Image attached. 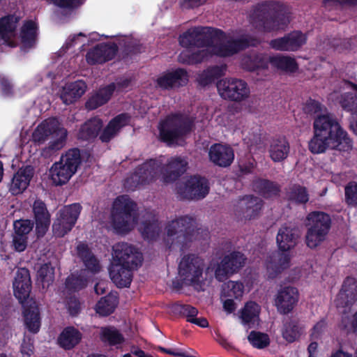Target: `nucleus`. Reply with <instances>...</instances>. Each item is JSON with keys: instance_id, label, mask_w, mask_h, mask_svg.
<instances>
[{"instance_id": "16", "label": "nucleus", "mask_w": 357, "mask_h": 357, "mask_svg": "<svg viewBox=\"0 0 357 357\" xmlns=\"http://www.w3.org/2000/svg\"><path fill=\"white\" fill-rule=\"evenodd\" d=\"M246 257L238 251H233L225 255L215 270V278L223 282L230 275L237 273L245 264Z\"/></svg>"}, {"instance_id": "6", "label": "nucleus", "mask_w": 357, "mask_h": 357, "mask_svg": "<svg viewBox=\"0 0 357 357\" xmlns=\"http://www.w3.org/2000/svg\"><path fill=\"white\" fill-rule=\"evenodd\" d=\"M137 204L127 196H119L114 202L111 211L112 225L116 234H126L137 222Z\"/></svg>"}, {"instance_id": "55", "label": "nucleus", "mask_w": 357, "mask_h": 357, "mask_svg": "<svg viewBox=\"0 0 357 357\" xmlns=\"http://www.w3.org/2000/svg\"><path fill=\"white\" fill-rule=\"evenodd\" d=\"M248 340L253 347L259 349H264L270 344L269 336L259 331H251L248 336Z\"/></svg>"}, {"instance_id": "9", "label": "nucleus", "mask_w": 357, "mask_h": 357, "mask_svg": "<svg viewBox=\"0 0 357 357\" xmlns=\"http://www.w3.org/2000/svg\"><path fill=\"white\" fill-rule=\"evenodd\" d=\"M68 132L61 126L56 118L45 119L39 124L32 134L33 140L38 144H43L49 137L52 141L49 143V149L59 150L65 145Z\"/></svg>"}, {"instance_id": "59", "label": "nucleus", "mask_w": 357, "mask_h": 357, "mask_svg": "<svg viewBox=\"0 0 357 357\" xmlns=\"http://www.w3.org/2000/svg\"><path fill=\"white\" fill-rule=\"evenodd\" d=\"M345 202L348 206H357V183L349 182L344 188Z\"/></svg>"}, {"instance_id": "8", "label": "nucleus", "mask_w": 357, "mask_h": 357, "mask_svg": "<svg viewBox=\"0 0 357 357\" xmlns=\"http://www.w3.org/2000/svg\"><path fill=\"white\" fill-rule=\"evenodd\" d=\"M307 220L305 243L308 248H316L326 239L331 227V218L325 212L316 211L310 213Z\"/></svg>"}, {"instance_id": "48", "label": "nucleus", "mask_w": 357, "mask_h": 357, "mask_svg": "<svg viewBox=\"0 0 357 357\" xmlns=\"http://www.w3.org/2000/svg\"><path fill=\"white\" fill-rule=\"evenodd\" d=\"M24 324L28 331L37 333L40 328V316L37 307H30L24 311Z\"/></svg>"}, {"instance_id": "51", "label": "nucleus", "mask_w": 357, "mask_h": 357, "mask_svg": "<svg viewBox=\"0 0 357 357\" xmlns=\"http://www.w3.org/2000/svg\"><path fill=\"white\" fill-rule=\"evenodd\" d=\"M37 26L31 20L26 22L21 28L20 37L23 45H34L37 40Z\"/></svg>"}, {"instance_id": "22", "label": "nucleus", "mask_w": 357, "mask_h": 357, "mask_svg": "<svg viewBox=\"0 0 357 357\" xmlns=\"http://www.w3.org/2000/svg\"><path fill=\"white\" fill-rule=\"evenodd\" d=\"M299 294L296 287L285 286L277 293L275 305L278 311L282 314H287L292 311L298 301Z\"/></svg>"}, {"instance_id": "44", "label": "nucleus", "mask_w": 357, "mask_h": 357, "mask_svg": "<svg viewBox=\"0 0 357 357\" xmlns=\"http://www.w3.org/2000/svg\"><path fill=\"white\" fill-rule=\"evenodd\" d=\"M226 66H213L207 68L197 77V82L202 86H206L225 75Z\"/></svg>"}, {"instance_id": "61", "label": "nucleus", "mask_w": 357, "mask_h": 357, "mask_svg": "<svg viewBox=\"0 0 357 357\" xmlns=\"http://www.w3.org/2000/svg\"><path fill=\"white\" fill-rule=\"evenodd\" d=\"M0 89L3 96L12 97L14 96V85L12 81L6 76L0 74Z\"/></svg>"}, {"instance_id": "42", "label": "nucleus", "mask_w": 357, "mask_h": 357, "mask_svg": "<svg viewBox=\"0 0 357 357\" xmlns=\"http://www.w3.org/2000/svg\"><path fill=\"white\" fill-rule=\"evenodd\" d=\"M286 198L288 202L296 205L305 204L309 201V193L305 186L295 183L287 189Z\"/></svg>"}, {"instance_id": "38", "label": "nucleus", "mask_w": 357, "mask_h": 357, "mask_svg": "<svg viewBox=\"0 0 357 357\" xmlns=\"http://www.w3.org/2000/svg\"><path fill=\"white\" fill-rule=\"evenodd\" d=\"M103 121L98 117H93L84 122L78 132V138L91 140L96 138L102 129Z\"/></svg>"}, {"instance_id": "28", "label": "nucleus", "mask_w": 357, "mask_h": 357, "mask_svg": "<svg viewBox=\"0 0 357 357\" xmlns=\"http://www.w3.org/2000/svg\"><path fill=\"white\" fill-rule=\"evenodd\" d=\"M119 51V46H93L86 55V60L90 65L104 63L114 58Z\"/></svg>"}, {"instance_id": "31", "label": "nucleus", "mask_w": 357, "mask_h": 357, "mask_svg": "<svg viewBox=\"0 0 357 357\" xmlns=\"http://www.w3.org/2000/svg\"><path fill=\"white\" fill-rule=\"evenodd\" d=\"M116 90L114 82H112L105 86L99 88L85 103V107L88 110L96 109L109 102Z\"/></svg>"}, {"instance_id": "7", "label": "nucleus", "mask_w": 357, "mask_h": 357, "mask_svg": "<svg viewBox=\"0 0 357 357\" xmlns=\"http://www.w3.org/2000/svg\"><path fill=\"white\" fill-rule=\"evenodd\" d=\"M82 163L80 151L73 148L62 154L59 161L55 162L50 169V174L53 183L61 186L67 183L75 174Z\"/></svg>"}, {"instance_id": "17", "label": "nucleus", "mask_w": 357, "mask_h": 357, "mask_svg": "<svg viewBox=\"0 0 357 357\" xmlns=\"http://www.w3.org/2000/svg\"><path fill=\"white\" fill-rule=\"evenodd\" d=\"M357 301V280L353 277H347L342 285L341 289L335 300L337 308H344L343 313L350 310Z\"/></svg>"}, {"instance_id": "10", "label": "nucleus", "mask_w": 357, "mask_h": 357, "mask_svg": "<svg viewBox=\"0 0 357 357\" xmlns=\"http://www.w3.org/2000/svg\"><path fill=\"white\" fill-rule=\"evenodd\" d=\"M82 208L79 203L69 204L61 208L52 224L54 236L61 238L70 231L77 222Z\"/></svg>"}, {"instance_id": "35", "label": "nucleus", "mask_w": 357, "mask_h": 357, "mask_svg": "<svg viewBox=\"0 0 357 357\" xmlns=\"http://www.w3.org/2000/svg\"><path fill=\"white\" fill-rule=\"evenodd\" d=\"M353 91L340 93L336 98L342 110L351 115L357 112V84L348 82Z\"/></svg>"}, {"instance_id": "62", "label": "nucleus", "mask_w": 357, "mask_h": 357, "mask_svg": "<svg viewBox=\"0 0 357 357\" xmlns=\"http://www.w3.org/2000/svg\"><path fill=\"white\" fill-rule=\"evenodd\" d=\"M29 236H18L13 233L12 240V248L17 252H24L28 245Z\"/></svg>"}, {"instance_id": "30", "label": "nucleus", "mask_w": 357, "mask_h": 357, "mask_svg": "<svg viewBox=\"0 0 357 357\" xmlns=\"http://www.w3.org/2000/svg\"><path fill=\"white\" fill-rule=\"evenodd\" d=\"M185 48L179 54L178 61L185 65H195L210 59V53L206 47L202 50L196 47L202 46H184Z\"/></svg>"}, {"instance_id": "52", "label": "nucleus", "mask_w": 357, "mask_h": 357, "mask_svg": "<svg viewBox=\"0 0 357 357\" xmlns=\"http://www.w3.org/2000/svg\"><path fill=\"white\" fill-rule=\"evenodd\" d=\"M259 312L260 306L254 301H250L247 302L241 310L240 317L243 324H249L252 323L256 317H259Z\"/></svg>"}, {"instance_id": "5", "label": "nucleus", "mask_w": 357, "mask_h": 357, "mask_svg": "<svg viewBox=\"0 0 357 357\" xmlns=\"http://www.w3.org/2000/svg\"><path fill=\"white\" fill-rule=\"evenodd\" d=\"M165 241L169 249L179 248L184 251L195 238V219L189 215L181 216L169 221L165 227Z\"/></svg>"}, {"instance_id": "36", "label": "nucleus", "mask_w": 357, "mask_h": 357, "mask_svg": "<svg viewBox=\"0 0 357 357\" xmlns=\"http://www.w3.org/2000/svg\"><path fill=\"white\" fill-rule=\"evenodd\" d=\"M268 61L273 68L285 73H295L298 70V64L296 59L289 56L280 54L269 56Z\"/></svg>"}, {"instance_id": "39", "label": "nucleus", "mask_w": 357, "mask_h": 357, "mask_svg": "<svg viewBox=\"0 0 357 357\" xmlns=\"http://www.w3.org/2000/svg\"><path fill=\"white\" fill-rule=\"evenodd\" d=\"M82 337V333L77 328L68 326L65 328L59 335L58 343L61 348L70 350L79 343Z\"/></svg>"}, {"instance_id": "23", "label": "nucleus", "mask_w": 357, "mask_h": 357, "mask_svg": "<svg viewBox=\"0 0 357 357\" xmlns=\"http://www.w3.org/2000/svg\"><path fill=\"white\" fill-rule=\"evenodd\" d=\"M14 295L20 303L26 301L31 290L29 271L26 268H19L13 282Z\"/></svg>"}, {"instance_id": "46", "label": "nucleus", "mask_w": 357, "mask_h": 357, "mask_svg": "<svg viewBox=\"0 0 357 357\" xmlns=\"http://www.w3.org/2000/svg\"><path fill=\"white\" fill-rule=\"evenodd\" d=\"M100 340L109 346L122 344L125 339L120 331L114 326H105L100 328Z\"/></svg>"}, {"instance_id": "64", "label": "nucleus", "mask_w": 357, "mask_h": 357, "mask_svg": "<svg viewBox=\"0 0 357 357\" xmlns=\"http://www.w3.org/2000/svg\"><path fill=\"white\" fill-rule=\"evenodd\" d=\"M76 251L77 257L82 260V261L94 255L88 244L84 242H79L77 244L76 246Z\"/></svg>"}, {"instance_id": "32", "label": "nucleus", "mask_w": 357, "mask_h": 357, "mask_svg": "<svg viewBox=\"0 0 357 357\" xmlns=\"http://www.w3.org/2000/svg\"><path fill=\"white\" fill-rule=\"evenodd\" d=\"M290 145L284 136H278L271 139L268 148L271 159L275 162L284 161L289 155Z\"/></svg>"}, {"instance_id": "56", "label": "nucleus", "mask_w": 357, "mask_h": 357, "mask_svg": "<svg viewBox=\"0 0 357 357\" xmlns=\"http://www.w3.org/2000/svg\"><path fill=\"white\" fill-rule=\"evenodd\" d=\"M38 279L42 282L43 286L47 287L52 284L54 279V268L50 263L43 264L37 272Z\"/></svg>"}, {"instance_id": "14", "label": "nucleus", "mask_w": 357, "mask_h": 357, "mask_svg": "<svg viewBox=\"0 0 357 357\" xmlns=\"http://www.w3.org/2000/svg\"><path fill=\"white\" fill-rule=\"evenodd\" d=\"M217 89L222 98L238 102L247 99L250 93L247 82L236 78H225L218 81Z\"/></svg>"}, {"instance_id": "54", "label": "nucleus", "mask_w": 357, "mask_h": 357, "mask_svg": "<svg viewBox=\"0 0 357 357\" xmlns=\"http://www.w3.org/2000/svg\"><path fill=\"white\" fill-rule=\"evenodd\" d=\"M87 285V280L82 275L71 274L66 279L65 287L68 291H79Z\"/></svg>"}, {"instance_id": "11", "label": "nucleus", "mask_w": 357, "mask_h": 357, "mask_svg": "<svg viewBox=\"0 0 357 357\" xmlns=\"http://www.w3.org/2000/svg\"><path fill=\"white\" fill-rule=\"evenodd\" d=\"M204 270V260L195 254L184 255L178 264V273L185 284L201 285Z\"/></svg>"}, {"instance_id": "43", "label": "nucleus", "mask_w": 357, "mask_h": 357, "mask_svg": "<svg viewBox=\"0 0 357 357\" xmlns=\"http://www.w3.org/2000/svg\"><path fill=\"white\" fill-rule=\"evenodd\" d=\"M255 188L265 199L277 197L280 192V186L278 183L265 178L257 180L255 183Z\"/></svg>"}, {"instance_id": "1", "label": "nucleus", "mask_w": 357, "mask_h": 357, "mask_svg": "<svg viewBox=\"0 0 357 357\" xmlns=\"http://www.w3.org/2000/svg\"><path fill=\"white\" fill-rule=\"evenodd\" d=\"M352 147V139L334 114H321L315 117L313 136L308 142V149L312 153H324L328 149L349 151Z\"/></svg>"}, {"instance_id": "24", "label": "nucleus", "mask_w": 357, "mask_h": 357, "mask_svg": "<svg viewBox=\"0 0 357 357\" xmlns=\"http://www.w3.org/2000/svg\"><path fill=\"white\" fill-rule=\"evenodd\" d=\"M130 121L128 113H121L112 118L107 125L100 132L99 139L102 143H108L114 139L121 130L128 126Z\"/></svg>"}, {"instance_id": "45", "label": "nucleus", "mask_w": 357, "mask_h": 357, "mask_svg": "<svg viewBox=\"0 0 357 357\" xmlns=\"http://www.w3.org/2000/svg\"><path fill=\"white\" fill-rule=\"evenodd\" d=\"M119 303V298L112 294L102 297L96 305V312L101 317H107L112 314Z\"/></svg>"}, {"instance_id": "4", "label": "nucleus", "mask_w": 357, "mask_h": 357, "mask_svg": "<svg viewBox=\"0 0 357 357\" xmlns=\"http://www.w3.org/2000/svg\"><path fill=\"white\" fill-rule=\"evenodd\" d=\"M194 126V120L188 114L172 113L159 123V139L169 146L176 144L190 135Z\"/></svg>"}, {"instance_id": "50", "label": "nucleus", "mask_w": 357, "mask_h": 357, "mask_svg": "<svg viewBox=\"0 0 357 357\" xmlns=\"http://www.w3.org/2000/svg\"><path fill=\"white\" fill-rule=\"evenodd\" d=\"M206 47L210 53V58L216 55L220 57H228L233 56L248 46H202Z\"/></svg>"}, {"instance_id": "53", "label": "nucleus", "mask_w": 357, "mask_h": 357, "mask_svg": "<svg viewBox=\"0 0 357 357\" xmlns=\"http://www.w3.org/2000/svg\"><path fill=\"white\" fill-rule=\"evenodd\" d=\"M302 333V328L296 320H290L284 324L282 337L291 343L297 340Z\"/></svg>"}, {"instance_id": "49", "label": "nucleus", "mask_w": 357, "mask_h": 357, "mask_svg": "<svg viewBox=\"0 0 357 357\" xmlns=\"http://www.w3.org/2000/svg\"><path fill=\"white\" fill-rule=\"evenodd\" d=\"M307 36L301 31H293L283 37L272 40L269 45H305Z\"/></svg>"}, {"instance_id": "60", "label": "nucleus", "mask_w": 357, "mask_h": 357, "mask_svg": "<svg viewBox=\"0 0 357 357\" xmlns=\"http://www.w3.org/2000/svg\"><path fill=\"white\" fill-rule=\"evenodd\" d=\"M174 310L181 315L186 317V321L197 317L198 310L190 305L177 304L174 306Z\"/></svg>"}, {"instance_id": "37", "label": "nucleus", "mask_w": 357, "mask_h": 357, "mask_svg": "<svg viewBox=\"0 0 357 357\" xmlns=\"http://www.w3.org/2000/svg\"><path fill=\"white\" fill-rule=\"evenodd\" d=\"M86 87L85 82L82 80L69 83L63 88L61 98L66 105L72 104L85 93Z\"/></svg>"}, {"instance_id": "3", "label": "nucleus", "mask_w": 357, "mask_h": 357, "mask_svg": "<svg viewBox=\"0 0 357 357\" xmlns=\"http://www.w3.org/2000/svg\"><path fill=\"white\" fill-rule=\"evenodd\" d=\"M291 15L289 6L283 2L266 0L253 8L250 21L256 29L270 32L286 27L290 23Z\"/></svg>"}, {"instance_id": "2", "label": "nucleus", "mask_w": 357, "mask_h": 357, "mask_svg": "<svg viewBox=\"0 0 357 357\" xmlns=\"http://www.w3.org/2000/svg\"><path fill=\"white\" fill-rule=\"evenodd\" d=\"M259 42L241 31L225 32L209 26H194L179 36L178 45H259Z\"/></svg>"}, {"instance_id": "57", "label": "nucleus", "mask_w": 357, "mask_h": 357, "mask_svg": "<svg viewBox=\"0 0 357 357\" xmlns=\"http://www.w3.org/2000/svg\"><path fill=\"white\" fill-rule=\"evenodd\" d=\"M244 292V285L242 282L230 280L224 288V296L226 297L238 299L242 297Z\"/></svg>"}, {"instance_id": "47", "label": "nucleus", "mask_w": 357, "mask_h": 357, "mask_svg": "<svg viewBox=\"0 0 357 357\" xmlns=\"http://www.w3.org/2000/svg\"><path fill=\"white\" fill-rule=\"evenodd\" d=\"M140 231L144 239L148 241L156 240L160 232V223L157 218L153 216L150 220L142 222Z\"/></svg>"}, {"instance_id": "58", "label": "nucleus", "mask_w": 357, "mask_h": 357, "mask_svg": "<svg viewBox=\"0 0 357 357\" xmlns=\"http://www.w3.org/2000/svg\"><path fill=\"white\" fill-rule=\"evenodd\" d=\"M33 227V221L29 219H19L13 222L14 233L18 236H29Z\"/></svg>"}, {"instance_id": "20", "label": "nucleus", "mask_w": 357, "mask_h": 357, "mask_svg": "<svg viewBox=\"0 0 357 357\" xmlns=\"http://www.w3.org/2000/svg\"><path fill=\"white\" fill-rule=\"evenodd\" d=\"M162 161L157 159H149L139 165L132 177L137 185H146L155 181L160 176Z\"/></svg>"}, {"instance_id": "21", "label": "nucleus", "mask_w": 357, "mask_h": 357, "mask_svg": "<svg viewBox=\"0 0 357 357\" xmlns=\"http://www.w3.org/2000/svg\"><path fill=\"white\" fill-rule=\"evenodd\" d=\"M188 74L185 69L178 68L172 70L164 72L156 81L158 88L163 90H171L185 86L188 82Z\"/></svg>"}, {"instance_id": "33", "label": "nucleus", "mask_w": 357, "mask_h": 357, "mask_svg": "<svg viewBox=\"0 0 357 357\" xmlns=\"http://www.w3.org/2000/svg\"><path fill=\"white\" fill-rule=\"evenodd\" d=\"M299 236L298 231L296 228L282 226L280 228L276 237V241L280 250L287 252L296 245Z\"/></svg>"}, {"instance_id": "25", "label": "nucleus", "mask_w": 357, "mask_h": 357, "mask_svg": "<svg viewBox=\"0 0 357 357\" xmlns=\"http://www.w3.org/2000/svg\"><path fill=\"white\" fill-rule=\"evenodd\" d=\"M208 158L215 165L228 167L234 160V151L229 145L214 144L209 149Z\"/></svg>"}, {"instance_id": "13", "label": "nucleus", "mask_w": 357, "mask_h": 357, "mask_svg": "<svg viewBox=\"0 0 357 357\" xmlns=\"http://www.w3.org/2000/svg\"><path fill=\"white\" fill-rule=\"evenodd\" d=\"M138 45L130 36H123L109 38L107 36L100 35L96 32L88 36L80 32L70 36L63 45Z\"/></svg>"}, {"instance_id": "41", "label": "nucleus", "mask_w": 357, "mask_h": 357, "mask_svg": "<svg viewBox=\"0 0 357 357\" xmlns=\"http://www.w3.org/2000/svg\"><path fill=\"white\" fill-rule=\"evenodd\" d=\"M268 56L263 54H250L242 59L244 69L252 72L258 69H267L269 64Z\"/></svg>"}, {"instance_id": "26", "label": "nucleus", "mask_w": 357, "mask_h": 357, "mask_svg": "<svg viewBox=\"0 0 357 357\" xmlns=\"http://www.w3.org/2000/svg\"><path fill=\"white\" fill-rule=\"evenodd\" d=\"M290 265V256L287 252L275 251L271 253L266 261V268L270 278H275Z\"/></svg>"}, {"instance_id": "34", "label": "nucleus", "mask_w": 357, "mask_h": 357, "mask_svg": "<svg viewBox=\"0 0 357 357\" xmlns=\"http://www.w3.org/2000/svg\"><path fill=\"white\" fill-rule=\"evenodd\" d=\"M20 18L13 14L0 17V39L5 43L4 45H15L11 41L15 36Z\"/></svg>"}, {"instance_id": "12", "label": "nucleus", "mask_w": 357, "mask_h": 357, "mask_svg": "<svg viewBox=\"0 0 357 357\" xmlns=\"http://www.w3.org/2000/svg\"><path fill=\"white\" fill-rule=\"evenodd\" d=\"M177 193L183 199L199 200L209 193L208 180L200 175L190 176L185 182L178 184Z\"/></svg>"}, {"instance_id": "27", "label": "nucleus", "mask_w": 357, "mask_h": 357, "mask_svg": "<svg viewBox=\"0 0 357 357\" xmlns=\"http://www.w3.org/2000/svg\"><path fill=\"white\" fill-rule=\"evenodd\" d=\"M34 174V168L31 165H26L20 168L13 175L10 191L13 195L23 192L29 186Z\"/></svg>"}, {"instance_id": "18", "label": "nucleus", "mask_w": 357, "mask_h": 357, "mask_svg": "<svg viewBox=\"0 0 357 357\" xmlns=\"http://www.w3.org/2000/svg\"><path fill=\"white\" fill-rule=\"evenodd\" d=\"M188 165V162L184 158H170L165 165H161L160 181L166 184L174 183L186 172Z\"/></svg>"}, {"instance_id": "40", "label": "nucleus", "mask_w": 357, "mask_h": 357, "mask_svg": "<svg viewBox=\"0 0 357 357\" xmlns=\"http://www.w3.org/2000/svg\"><path fill=\"white\" fill-rule=\"evenodd\" d=\"M264 202L254 195H248L243 198V215L248 220L257 217L262 208Z\"/></svg>"}, {"instance_id": "63", "label": "nucleus", "mask_w": 357, "mask_h": 357, "mask_svg": "<svg viewBox=\"0 0 357 357\" xmlns=\"http://www.w3.org/2000/svg\"><path fill=\"white\" fill-rule=\"evenodd\" d=\"M323 107L319 101L310 98L304 105L303 110L307 114L313 115L322 112Z\"/></svg>"}, {"instance_id": "15", "label": "nucleus", "mask_w": 357, "mask_h": 357, "mask_svg": "<svg viewBox=\"0 0 357 357\" xmlns=\"http://www.w3.org/2000/svg\"><path fill=\"white\" fill-rule=\"evenodd\" d=\"M113 259L115 264L137 269L142 266L143 256L134 245L126 242H119L113 246Z\"/></svg>"}, {"instance_id": "29", "label": "nucleus", "mask_w": 357, "mask_h": 357, "mask_svg": "<svg viewBox=\"0 0 357 357\" xmlns=\"http://www.w3.org/2000/svg\"><path fill=\"white\" fill-rule=\"evenodd\" d=\"M134 268L121 264L112 263L109 274L112 281L119 288L128 287L132 280Z\"/></svg>"}, {"instance_id": "19", "label": "nucleus", "mask_w": 357, "mask_h": 357, "mask_svg": "<svg viewBox=\"0 0 357 357\" xmlns=\"http://www.w3.org/2000/svg\"><path fill=\"white\" fill-rule=\"evenodd\" d=\"M33 222L36 225L35 233L37 238H41L47 232L50 223L51 215L46 204L40 199H36L32 206Z\"/></svg>"}]
</instances>
